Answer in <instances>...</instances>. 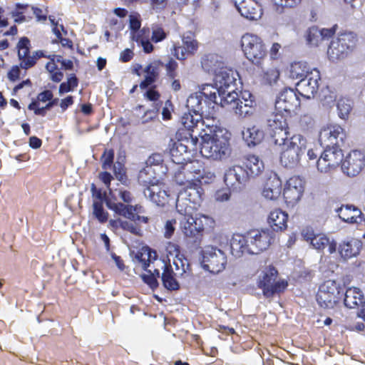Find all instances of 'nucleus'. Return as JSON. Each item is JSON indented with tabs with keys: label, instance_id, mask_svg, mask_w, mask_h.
Segmentation results:
<instances>
[{
	"label": "nucleus",
	"instance_id": "nucleus-52",
	"mask_svg": "<svg viewBox=\"0 0 365 365\" xmlns=\"http://www.w3.org/2000/svg\"><path fill=\"white\" fill-rule=\"evenodd\" d=\"M114 158V151L113 150H106L101 157L102 167L104 170L110 169L113 165Z\"/></svg>",
	"mask_w": 365,
	"mask_h": 365
},
{
	"label": "nucleus",
	"instance_id": "nucleus-14",
	"mask_svg": "<svg viewBox=\"0 0 365 365\" xmlns=\"http://www.w3.org/2000/svg\"><path fill=\"white\" fill-rule=\"evenodd\" d=\"M302 235L304 239L310 242L312 247L318 250H324L328 247V251L332 254L336 250V243L330 240L323 233H315L312 227H307L302 230Z\"/></svg>",
	"mask_w": 365,
	"mask_h": 365
},
{
	"label": "nucleus",
	"instance_id": "nucleus-30",
	"mask_svg": "<svg viewBox=\"0 0 365 365\" xmlns=\"http://www.w3.org/2000/svg\"><path fill=\"white\" fill-rule=\"evenodd\" d=\"M247 235L235 234L230 241L231 253L236 257H241L244 253L249 254Z\"/></svg>",
	"mask_w": 365,
	"mask_h": 365
},
{
	"label": "nucleus",
	"instance_id": "nucleus-47",
	"mask_svg": "<svg viewBox=\"0 0 365 365\" xmlns=\"http://www.w3.org/2000/svg\"><path fill=\"white\" fill-rule=\"evenodd\" d=\"M192 175H194L193 170L187 165V167L184 168L182 172H180L175 175V182L185 187L188 182L194 181L192 180L193 179Z\"/></svg>",
	"mask_w": 365,
	"mask_h": 365
},
{
	"label": "nucleus",
	"instance_id": "nucleus-62",
	"mask_svg": "<svg viewBox=\"0 0 365 365\" xmlns=\"http://www.w3.org/2000/svg\"><path fill=\"white\" fill-rule=\"evenodd\" d=\"M142 279L153 289H155L158 286L157 279L153 274H143L142 275Z\"/></svg>",
	"mask_w": 365,
	"mask_h": 365
},
{
	"label": "nucleus",
	"instance_id": "nucleus-43",
	"mask_svg": "<svg viewBox=\"0 0 365 365\" xmlns=\"http://www.w3.org/2000/svg\"><path fill=\"white\" fill-rule=\"evenodd\" d=\"M337 110L339 116L341 119L348 118L353 107V102L347 98H340L337 101Z\"/></svg>",
	"mask_w": 365,
	"mask_h": 365
},
{
	"label": "nucleus",
	"instance_id": "nucleus-48",
	"mask_svg": "<svg viewBox=\"0 0 365 365\" xmlns=\"http://www.w3.org/2000/svg\"><path fill=\"white\" fill-rule=\"evenodd\" d=\"M319 292H326L333 297H339V291L335 281L327 280L322 284L319 288Z\"/></svg>",
	"mask_w": 365,
	"mask_h": 365
},
{
	"label": "nucleus",
	"instance_id": "nucleus-42",
	"mask_svg": "<svg viewBox=\"0 0 365 365\" xmlns=\"http://www.w3.org/2000/svg\"><path fill=\"white\" fill-rule=\"evenodd\" d=\"M255 102L252 98L245 100L239 99L238 108H237L236 115L245 118L253 113Z\"/></svg>",
	"mask_w": 365,
	"mask_h": 365
},
{
	"label": "nucleus",
	"instance_id": "nucleus-1",
	"mask_svg": "<svg viewBox=\"0 0 365 365\" xmlns=\"http://www.w3.org/2000/svg\"><path fill=\"white\" fill-rule=\"evenodd\" d=\"M345 138L344 129L338 125H330L321 130L319 142L324 150L317 161L318 171L327 173L342 164L344 153L341 147Z\"/></svg>",
	"mask_w": 365,
	"mask_h": 365
},
{
	"label": "nucleus",
	"instance_id": "nucleus-45",
	"mask_svg": "<svg viewBox=\"0 0 365 365\" xmlns=\"http://www.w3.org/2000/svg\"><path fill=\"white\" fill-rule=\"evenodd\" d=\"M194 175L192 180L196 182H199V185L201 186L203 184H208L214 180L215 175L212 172H207L205 170H193Z\"/></svg>",
	"mask_w": 365,
	"mask_h": 365
},
{
	"label": "nucleus",
	"instance_id": "nucleus-64",
	"mask_svg": "<svg viewBox=\"0 0 365 365\" xmlns=\"http://www.w3.org/2000/svg\"><path fill=\"white\" fill-rule=\"evenodd\" d=\"M337 26L334 25L329 29H319L320 34H322V37H323V41L328 40L329 38L332 37L336 33Z\"/></svg>",
	"mask_w": 365,
	"mask_h": 365
},
{
	"label": "nucleus",
	"instance_id": "nucleus-59",
	"mask_svg": "<svg viewBox=\"0 0 365 365\" xmlns=\"http://www.w3.org/2000/svg\"><path fill=\"white\" fill-rule=\"evenodd\" d=\"M161 162V156L158 154H154L150 155L145 161V166H150L155 169V167L158 166Z\"/></svg>",
	"mask_w": 365,
	"mask_h": 365
},
{
	"label": "nucleus",
	"instance_id": "nucleus-7",
	"mask_svg": "<svg viewBox=\"0 0 365 365\" xmlns=\"http://www.w3.org/2000/svg\"><path fill=\"white\" fill-rule=\"evenodd\" d=\"M241 45L246 58L255 65H261L267 56V49L262 38L252 34H245L242 37Z\"/></svg>",
	"mask_w": 365,
	"mask_h": 365
},
{
	"label": "nucleus",
	"instance_id": "nucleus-25",
	"mask_svg": "<svg viewBox=\"0 0 365 365\" xmlns=\"http://www.w3.org/2000/svg\"><path fill=\"white\" fill-rule=\"evenodd\" d=\"M143 195L146 199L158 206L164 205L168 197L167 191L158 182L144 188Z\"/></svg>",
	"mask_w": 365,
	"mask_h": 365
},
{
	"label": "nucleus",
	"instance_id": "nucleus-9",
	"mask_svg": "<svg viewBox=\"0 0 365 365\" xmlns=\"http://www.w3.org/2000/svg\"><path fill=\"white\" fill-rule=\"evenodd\" d=\"M202 267L211 273L218 274L225 269L227 264V257L221 250L207 246L201 252Z\"/></svg>",
	"mask_w": 365,
	"mask_h": 365
},
{
	"label": "nucleus",
	"instance_id": "nucleus-58",
	"mask_svg": "<svg viewBox=\"0 0 365 365\" xmlns=\"http://www.w3.org/2000/svg\"><path fill=\"white\" fill-rule=\"evenodd\" d=\"M175 220H170L165 222V237L168 239L170 238L175 231Z\"/></svg>",
	"mask_w": 365,
	"mask_h": 365
},
{
	"label": "nucleus",
	"instance_id": "nucleus-4",
	"mask_svg": "<svg viewBox=\"0 0 365 365\" xmlns=\"http://www.w3.org/2000/svg\"><path fill=\"white\" fill-rule=\"evenodd\" d=\"M280 155L282 166L292 168L296 167L307 150V140L299 134L294 135L284 140Z\"/></svg>",
	"mask_w": 365,
	"mask_h": 365
},
{
	"label": "nucleus",
	"instance_id": "nucleus-8",
	"mask_svg": "<svg viewBox=\"0 0 365 365\" xmlns=\"http://www.w3.org/2000/svg\"><path fill=\"white\" fill-rule=\"evenodd\" d=\"M203 190L199 182H190L178 193L176 200V210L186 212L188 208L196 210L202 202Z\"/></svg>",
	"mask_w": 365,
	"mask_h": 365
},
{
	"label": "nucleus",
	"instance_id": "nucleus-5",
	"mask_svg": "<svg viewBox=\"0 0 365 365\" xmlns=\"http://www.w3.org/2000/svg\"><path fill=\"white\" fill-rule=\"evenodd\" d=\"M277 270L273 267H265L257 278V287L262 290L266 298H272L274 294L285 290L288 283L284 279H277Z\"/></svg>",
	"mask_w": 365,
	"mask_h": 365
},
{
	"label": "nucleus",
	"instance_id": "nucleus-35",
	"mask_svg": "<svg viewBox=\"0 0 365 365\" xmlns=\"http://www.w3.org/2000/svg\"><path fill=\"white\" fill-rule=\"evenodd\" d=\"M202 117L200 115L194 114L191 112L185 113L181 118L180 123L189 133L190 134H192L194 135V133L195 130H197V127L199 124H202Z\"/></svg>",
	"mask_w": 365,
	"mask_h": 365
},
{
	"label": "nucleus",
	"instance_id": "nucleus-49",
	"mask_svg": "<svg viewBox=\"0 0 365 365\" xmlns=\"http://www.w3.org/2000/svg\"><path fill=\"white\" fill-rule=\"evenodd\" d=\"M93 213L95 217L101 223H104L108 220V213L104 210L102 202L94 201L93 203Z\"/></svg>",
	"mask_w": 365,
	"mask_h": 365
},
{
	"label": "nucleus",
	"instance_id": "nucleus-50",
	"mask_svg": "<svg viewBox=\"0 0 365 365\" xmlns=\"http://www.w3.org/2000/svg\"><path fill=\"white\" fill-rule=\"evenodd\" d=\"M323 41L322 34L319 32V29L317 27H312L309 29L307 35V41L312 46H318Z\"/></svg>",
	"mask_w": 365,
	"mask_h": 365
},
{
	"label": "nucleus",
	"instance_id": "nucleus-41",
	"mask_svg": "<svg viewBox=\"0 0 365 365\" xmlns=\"http://www.w3.org/2000/svg\"><path fill=\"white\" fill-rule=\"evenodd\" d=\"M200 90L197 93L202 94V98L207 101L209 105L212 106L218 103L217 96L216 95L218 94V86L212 84H203Z\"/></svg>",
	"mask_w": 365,
	"mask_h": 365
},
{
	"label": "nucleus",
	"instance_id": "nucleus-55",
	"mask_svg": "<svg viewBox=\"0 0 365 365\" xmlns=\"http://www.w3.org/2000/svg\"><path fill=\"white\" fill-rule=\"evenodd\" d=\"M163 66L165 67L168 75L172 78H175V71L178 67V63L173 58H170L168 63L163 64Z\"/></svg>",
	"mask_w": 365,
	"mask_h": 365
},
{
	"label": "nucleus",
	"instance_id": "nucleus-56",
	"mask_svg": "<svg viewBox=\"0 0 365 365\" xmlns=\"http://www.w3.org/2000/svg\"><path fill=\"white\" fill-rule=\"evenodd\" d=\"M118 196L125 203H130L133 200L130 192L122 188L118 189Z\"/></svg>",
	"mask_w": 365,
	"mask_h": 365
},
{
	"label": "nucleus",
	"instance_id": "nucleus-60",
	"mask_svg": "<svg viewBox=\"0 0 365 365\" xmlns=\"http://www.w3.org/2000/svg\"><path fill=\"white\" fill-rule=\"evenodd\" d=\"M167 251L169 262H170L171 257L173 259L174 257L180 255L179 247L175 244L169 243L167 247Z\"/></svg>",
	"mask_w": 365,
	"mask_h": 365
},
{
	"label": "nucleus",
	"instance_id": "nucleus-16",
	"mask_svg": "<svg viewBox=\"0 0 365 365\" xmlns=\"http://www.w3.org/2000/svg\"><path fill=\"white\" fill-rule=\"evenodd\" d=\"M365 167V155L360 150L351 151L342 162V172L349 177L359 175Z\"/></svg>",
	"mask_w": 365,
	"mask_h": 365
},
{
	"label": "nucleus",
	"instance_id": "nucleus-27",
	"mask_svg": "<svg viewBox=\"0 0 365 365\" xmlns=\"http://www.w3.org/2000/svg\"><path fill=\"white\" fill-rule=\"evenodd\" d=\"M197 48V43L191 37H183L182 44L173 46L174 55L179 60H184L187 56L193 54Z\"/></svg>",
	"mask_w": 365,
	"mask_h": 365
},
{
	"label": "nucleus",
	"instance_id": "nucleus-61",
	"mask_svg": "<svg viewBox=\"0 0 365 365\" xmlns=\"http://www.w3.org/2000/svg\"><path fill=\"white\" fill-rule=\"evenodd\" d=\"M172 107L173 106H172V103H171L170 101H169V100L166 101V102L165 103V106L163 108V110H162V115H163V120H168L171 119V117H172L171 112L173 110Z\"/></svg>",
	"mask_w": 365,
	"mask_h": 365
},
{
	"label": "nucleus",
	"instance_id": "nucleus-53",
	"mask_svg": "<svg viewBox=\"0 0 365 365\" xmlns=\"http://www.w3.org/2000/svg\"><path fill=\"white\" fill-rule=\"evenodd\" d=\"M120 227L136 235H140L141 234V229L135 222H130L123 220L120 222Z\"/></svg>",
	"mask_w": 365,
	"mask_h": 365
},
{
	"label": "nucleus",
	"instance_id": "nucleus-38",
	"mask_svg": "<svg viewBox=\"0 0 365 365\" xmlns=\"http://www.w3.org/2000/svg\"><path fill=\"white\" fill-rule=\"evenodd\" d=\"M313 69L310 68L307 62H294L290 65L289 77L294 80L301 81V78H304L309 75Z\"/></svg>",
	"mask_w": 365,
	"mask_h": 365
},
{
	"label": "nucleus",
	"instance_id": "nucleus-32",
	"mask_svg": "<svg viewBox=\"0 0 365 365\" xmlns=\"http://www.w3.org/2000/svg\"><path fill=\"white\" fill-rule=\"evenodd\" d=\"M245 166V170L248 174V178L250 177H255L260 175L264 168L263 162L259 158L258 156L255 155H247L244 163Z\"/></svg>",
	"mask_w": 365,
	"mask_h": 365
},
{
	"label": "nucleus",
	"instance_id": "nucleus-34",
	"mask_svg": "<svg viewBox=\"0 0 365 365\" xmlns=\"http://www.w3.org/2000/svg\"><path fill=\"white\" fill-rule=\"evenodd\" d=\"M361 246L362 244L360 240L351 239L348 242H344L340 245V255L344 259L356 257L359 254Z\"/></svg>",
	"mask_w": 365,
	"mask_h": 365
},
{
	"label": "nucleus",
	"instance_id": "nucleus-44",
	"mask_svg": "<svg viewBox=\"0 0 365 365\" xmlns=\"http://www.w3.org/2000/svg\"><path fill=\"white\" fill-rule=\"evenodd\" d=\"M339 297L331 296L326 292L318 291L317 294V301L322 307L327 309H331L337 303Z\"/></svg>",
	"mask_w": 365,
	"mask_h": 365
},
{
	"label": "nucleus",
	"instance_id": "nucleus-39",
	"mask_svg": "<svg viewBox=\"0 0 365 365\" xmlns=\"http://www.w3.org/2000/svg\"><path fill=\"white\" fill-rule=\"evenodd\" d=\"M242 138L249 146H255L263 140L264 132L259 128L253 125L242 131Z\"/></svg>",
	"mask_w": 365,
	"mask_h": 365
},
{
	"label": "nucleus",
	"instance_id": "nucleus-24",
	"mask_svg": "<svg viewBox=\"0 0 365 365\" xmlns=\"http://www.w3.org/2000/svg\"><path fill=\"white\" fill-rule=\"evenodd\" d=\"M282 192V180L279 176L274 173L267 179L263 187L262 195L269 200H275Z\"/></svg>",
	"mask_w": 365,
	"mask_h": 365
},
{
	"label": "nucleus",
	"instance_id": "nucleus-23",
	"mask_svg": "<svg viewBox=\"0 0 365 365\" xmlns=\"http://www.w3.org/2000/svg\"><path fill=\"white\" fill-rule=\"evenodd\" d=\"M235 75L237 74L232 70L222 68L215 75V85L218 86V91L227 89H235Z\"/></svg>",
	"mask_w": 365,
	"mask_h": 365
},
{
	"label": "nucleus",
	"instance_id": "nucleus-28",
	"mask_svg": "<svg viewBox=\"0 0 365 365\" xmlns=\"http://www.w3.org/2000/svg\"><path fill=\"white\" fill-rule=\"evenodd\" d=\"M163 66V63L160 61H155L148 64L144 69L145 76V79L140 83V88L141 89H145L155 83L159 75L160 68Z\"/></svg>",
	"mask_w": 365,
	"mask_h": 365
},
{
	"label": "nucleus",
	"instance_id": "nucleus-31",
	"mask_svg": "<svg viewBox=\"0 0 365 365\" xmlns=\"http://www.w3.org/2000/svg\"><path fill=\"white\" fill-rule=\"evenodd\" d=\"M163 268L164 270L162 274L161 279L164 287L170 291L179 289L180 284L176 277H178L180 275L175 274V272H174L170 264L169 265L163 264Z\"/></svg>",
	"mask_w": 365,
	"mask_h": 365
},
{
	"label": "nucleus",
	"instance_id": "nucleus-37",
	"mask_svg": "<svg viewBox=\"0 0 365 365\" xmlns=\"http://www.w3.org/2000/svg\"><path fill=\"white\" fill-rule=\"evenodd\" d=\"M107 207L115 214L128 220L134 217V212L136 210L135 207L133 205H125L118 202H113L110 200L107 202Z\"/></svg>",
	"mask_w": 365,
	"mask_h": 365
},
{
	"label": "nucleus",
	"instance_id": "nucleus-17",
	"mask_svg": "<svg viewBox=\"0 0 365 365\" xmlns=\"http://www.w3.org/2000/svg\"><path fill=\"white\" fill-rule=\"evenodd\" d=\"M248 180V174L244 168L233 166L226 170L224 181L233 192L240 191Z\"/></svg>",
	"mask_w": 365,
	"mask_h": 365
},
{
	"label": "nucleus",
	"instance_id": "nucleus-54",
	"mask_svg": "<svg viewBox=\"0 0 365 365\" xmlns=\"http://www.w3.org/2000/svg\"><path fill=\"white\" fill-rule=\"evenodd\" d=\"M152 41L155 43L162 41L166 38V34L163 28L155 25L152 28Z\"/></svg>",
	"mask_w": 365,
	"mask_h": 365
},
{
	"label": "nucleus",
	"instance_id": "nucleus-36",
	"mask_svg": "<svg viewBox=\"0 0 365 365\" xmlns=\"http://www.w3.org/2000/svg\"><path fill=\"white\" fill-rule=\"evenodd\" d=\"M138 181L145 188L158 183L155 169L150 166H145L141 168L138 175Z\"/></svg>",
	"mask_w": 365,
	"mask_h": 365
},
{
	"label": "nucleus",
	"instance_id": "nucleus-19",
	"mask_svg": "<svg viewBox=\"0 0 365 365\" xmlns=\"http://www.w3.org/2000/svg\"><path fill=\"white\" fill-rule=\"evenodd\" d=\"M344 305L350 309L359 308L358 316L365 321V297L359 288L351 287L346 291Z\"/></svg>",
	"mask_w": 365,
	"mask_h": 365
},
{
	"label": "nucleus",
	"instance_id": "nucleus-2",
	"mask_svg": "<svg viewBox=\"0 0 365 365\" xmlns=\"http://www.w3.org/2000/svg\"><path fill=\"white\" fill-rule=\"evenodd\" d=\"M201 135L200 153L208 159L222 160L230 155V133L220 128H209Z\"/></svg>",
	"mask_w": 365,
	"mask_h": 365
},
{
	"label": "nucleus",
	"instance_id": "nucleus-21",
	"mask_svg": "<svg viewBox=\"0 0 365 365\" xmlns=\"http://www.w3.org/2000/svg\"><path fill=\"white\" fill-rule=\"evenodd\" d=\"M235 7L242 16L249 20H258L262 15L261 6L254 0L235 1Z\"/></svg>",
	"mask_w": 365,
	"mask_h": 365
},
{
	"label": "nucleus",
	"instance_id": "nucleus-15",
	"mask_svg": "<svg viewBox=\"0 0 365 365\" xmlns=\"http://www.w3.org/2000/svg\"><path fill=\"white\" fill-rule=\"evenodd\" d=\"M321 80L320 73L314 68L309 75L304 78H301L296 83V89L298 93L306 98L314 96L319 89V81Z\"/></svg>",
	"mask_w": 365,
	"mask_h": 365
},
{
	"label": "nucleus",
	"instance_id": "nucleus-29",
	"mask_svg": "<svg viewBox=\"0 0 365 365\" xmlns=\"http://www.w3.org/2000/svg\"><path fill=\"white\" fill-rule=\"evenodd\" d=\"M288 215L279 209L272 211L268 217V222L272 227V231H282L287 227Z\"/></svg>",
	"mask_w": 365,
	"mask_h": 365
},
{
	"label": "nucleus",
	"instance_id": "nucleus-26",
	"mask_svg": "<svg viewBox=\"0 0 365 365\" xmlns=\"http://www.w3.org/2000/svg\"><path fill=\"white\" fill-rule=\"evenodd\" d=\"M235 89H227L218 91V103L215 105H220L222 107L231 110L236 114L237 108H238L239 98L238 93L235 91Z\"/></svg>",
	"mask_w": 365,
	"mask_h": 365
},
{
	"label": "nucleus",
	"instance_id": "nucleus-20",
	"mask_svg": "<svg viewBox=\"0 0 365 365\" xmlns=\"http://www.w3.org/2000/svg\"><path fill=\"white\" fill-rule=\"evenodd\" d=\"M186 106L189 112L200 115L202 117L209 116L214 109V106L209 105L207 101L204 100L202 94L197 93L191 94L188 97Z\"/></svg>",
	"mask_w": 365,
	"mask_h": 365
},
{
	"label": "nucleus",
	"instance_id": "nucleus-11",
	"mask_svg": "<svg viewBox=\"0 0 365 365\" xmlns=\"http://www.w3.org/2000/svg\"><path fill=\"white\" fill-rule=\"evenodd\" d=\"M249 254L257 255L267 250L274 238V233L269 229L253 230L247 234Z\"/></svg>",
	"mask_w": 365,
	"mask_h": 365
},
{
	"label": "nucleus",
	"instance_id": "nucleus-3",
	"mask_svg": "<svg viewBox=\"0 0 365 365\" xmlns=\"http://www.w3.org/2000/svg\"><path fill=\"white\" fill-rule=\"evenodd\" d=\"M178 220L182 234L188 238H197L201 236L205 227L212 223V220L207 215L197 213L196 210L188 208L186 212L177 210Z\"/></svg>",
	"mask_w": 365,
	"mask_h": 365
},
{
	"label": "nucleus",
	"instance_id": "nucleus-12",
	"mask_svg": "<svg viewBox=\"0 0 365 365\" xmlns=\"http://www.w3.org/2000/svg\"><path fill=\"white\" fill-rule=\"evenodd\" d=\"M286 115L284 113L276 111V113H272L267 120V127L276 145H281L284 140L288 138L289 133L287 130Z\"/></svg>",
	"mask_w": 365,
	"mask_h": 365
},
{
	"label": "nucleus",
	"instance_id": "nucleus-13",
	"mask_svg": "<svg viewBox=\"0 0 365 365\" xmlns=\"http://www.w3.org/2000/svg\"><path fill=\"white\" fill-rule=\"evenodd\" d=\"M299 106V98L292 88L282 91L275 101V110L287 115L294 113Z\"/></svg>",
	"mask_w": 365,
	"mask_h": 365
},
{
	"label": "nucleus",
	"instance_id": "nucleus-40",
	"mask_svg": "<svg viewBox=\"0 0 365 365\" xmlns=\"http://www.w3.org/2000/svg\"><path fill=\"white\" fill-rule=\"evenodd\" d=\"M273 9L278 14H283L287 10L298 8L302 0H271Z\"/></svg>",
	"mask_w": 365,
	"mask_h": 365
},
{
	"label": "nucleus",
	"instance_id": "nucleus-22",
	"mask_svg": "<svg viewBox=\"0 0 365 365\" xmlns=\"http://www.w3.org/2000/svg\"><path fill=\"white\" fill-rule=\"evenodd\" d=\"M18 57L21 61L20 67L28 69L36 63V57L29 55L30 41L26 37H22L17 43Z\"/></svg>",
	"mask_w": 365,
	"mask_h": 365
},
{
	"label": "nucleus",
	"instance_id": "nucleus-46",
	"mask_svg": "<svg viewBox=\"0 0 365 365\" xmlns=\"http://www.w3.org/2000/svg\"><path fill=\"white\" fill-rule=\"evenodd\" d=\"M173 265L176 271L175 274L180 276L185 274L189 270L190 267L188 260L181 254L173 259Z\"/></svg>",
	"mask_w": 365,
	"mask_h": 365
},
{
	"label": "nucleus",
	"instance_id": "nucleus-6",
	"mask_svg": "<svg viewBox=\"0 0 365 365\" xmlns=\"http://www.w3.org/2000/svg\"><path fill=\"white\" fill-rule=\"evenodd\" d=\"M357 42L356 35L353 32L341 34L332 39L327 55L330 61L335 62L346 58L355 48Z\"/></svg>",
	"mask_w": 365,
	"mask_h": 365
},
{
	"label": "nucleus",
	"instance_id": "nucleus-18",
	"mask_svg": "<svg viewBox=\"0 0 365 365\" xmlns=\"http://www.w3.org/2000/svg\"><path fill=\"white\" fill-rule=\"evenodd\" d=\"M304 191V180L299 176H292L287 181L283 195L286 202L293 206L301 200Z\"/></svg>",
	"mask_w": 365,
	"mask_h": 365
},
{
	"label": "nucleus",
	"instance_id": "nucleus-57",
	"mask_svg": "<svg viewBox=\"0 0 365 365\" xmlns=\"http://www.w3.org/2000/svg\"><path fill=\"white\" fill-rule=\"evenodd\" d=\"M168 1V0H150V7L155 12H160L166 7Z\"/></svg>",
	"mask_w": 365,
	"mask_h": 365
},
{
	"label": "nucleus",
	"instance_id": "nucleus-51",
	"mask_svg": "<svg viewBox=\"0 0 365 365\" xmlns=\"http://www.w3.org/2000/svg\"><path fill=\"white\" fill-rule=\"evenodd\" d=\"M137 257L138 258L140 262L141 263L142 267L147 270L150 274H153L154 277L160 276V271L158 269H154L153 272H152L150 270H148V267L150 266V257H151V253L150 252H148L147 253H141L140 255H137Z\"/></svg>",
	"mask_w": 365,
	"mask_h": 365
},
{
	"label": "nucleus",
	"instance_id": "nucleus-63",
	"mask_svg": "<svg viewBox=\"0 0 365 365\" xmlns=\"http://www.w3.org/2000/svg\"><path fill=\"white\" fill-rule=\"evenodd\" d=\"M141 22L138 18V16L135 15L130 16V29L133 33L136 32L140 28Z\"/></svg>",
	"mask_w": 365,
	"mask_h": 365
},
{
	"label": "nucleus",
	"instance_id": "nucleus-10",
	"mask_svg": "<svg viewBox=\"0 0 365 365\" xmlns=\"http://www.w3.org/2000/svg\"><path fill=\"white\" fill-rule=\"evenodd\" d=\"M197 143V138L192 134H190V138L185 136L184 139H171L169 143L171 160L175 164H183L189 159L188 150H194Z\"/></svg>",
	"mask_w": 365,
	"mask_h": 365
},
{
	"label": "nucleus",
	"instance_id": "nucleus-33",
	"mask_svg": "<svg viewBox=\"0 0 365 365\" xmlns=\"http://www.w3.org/2000/svg\"><path fill=\"white\" fill-rule=\"evenodd\" d=\"M202 67L207 72L216 73L219 70L224 68L222 57L215 53L205 55L202 58Z\"/></svg>",
	"mask_w": 365,
	"mask_h": 365
}]
</instances>
